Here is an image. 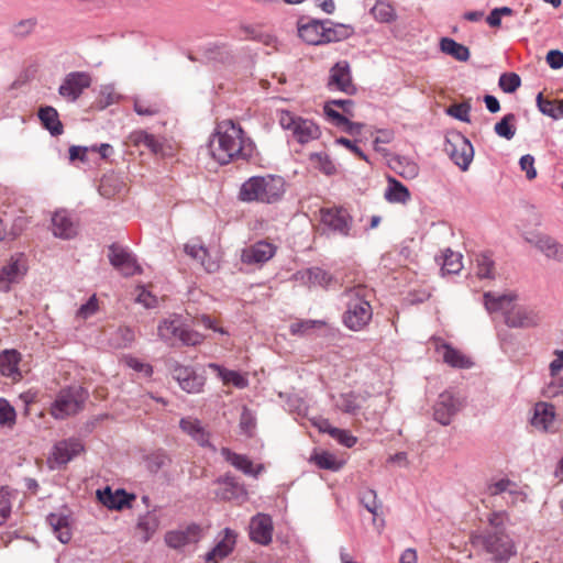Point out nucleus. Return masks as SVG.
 <instances>
[{
    "label": "nucleus",
    "instance_id": "59",
    "mask_svg": "<svg viewBox=\"0 0 563 563\" xmlns=\"http://www.w3.org/2000/svg\"><path fill=\"white\" fill-rule=\"evenodd\" d=\"M514 487V482L508 478H501L488 485L487 490L490 496L507 494Z\"/></svg>",
    "mask_w": 563,
    "mask_h": 563
},
{
    "label": "nucleus",
    "instance_id": "26",
    "mask_svg": "<svg viewBox=\"0 0 563 563\" xmlns=\"http://www.w3.org/2000/svg\"><path fill=\"white\" fill-rule=\"evenodd\" d=\"M47 522L62 543L66 544L71 540V518L68 514L65 511L49 514Z\"/></svg>",
    "mask_w": 563,
    "mask_h": 563
},
{
    "label": "nucleus",
    "instance_id": "8",
    "mask_svg": "<svg viewBox=\"0 0 563 563\" xmlns=\"http://www.w3.org/2000/svg\"><path fill=\"white\" fill-rule=\"evenodd\" d=\"M88 391L81 386L62 389L52 405L51 412L56 419H65L82 410Z\"/></svg>",
    "mask_w": 563,
    "mask_h": 563
},
{
    "label": "nucleus",
    "instance_id": "10",
    "mask_svg": "<svg viewBox=\"0 0 563 563\" xmlns=\"http://www.w3.org/2000/svg\"><path fill=\"white\" fill-rule=\"evenodd\" d=\"M444 151L462 170L468 169L474 157V148L463 134L459 132L448 134Z\"/></svg>",
    "mask_w": 563,
    "mask_h": 563
},
{
    "label": "nucleus",
    "instance_id": "20",
    "mask_svg": "<svg viewBox=\"0 0 563 563\" xmlns=\"http://www.w3.org/2000/svg\"><path fill=\"white\" fill-rule=\"evenodd\" d=\"M273 537V521L268 515L257 514L250 522V538L252 541L267 545Z\"/></svg>",
    "mask_w": 563,
    "mask_h": 563
},
{
    "label": "nucleus",
    "instance_id": "62",
    "mask_svg": "<svg viewBox=\"0 0 563 563\" xmlns=\"http://www.w3.org/2000/svg\"><path fill=\"white\" fill-rule=\"evenodd\" d=\"M508 497L506 499V504L509 506H516L518 503H525L527 499V495L521 488L514 482V487H511L507 494Z\"/></svg>",
    "mask_w": 563,
    "mask_h": 563
},
{
    "label": "nucleus",
    "instance_id": "19",
    "mask_svg": "<svg viewBox=\"0 0 563 563\" xmlns=\"http://www.w3.org/2000/svg\"><path fill=\"white\" fill-rule=\"evenodd\" d=\"M109 261L112 266L119 269L124 276H132L140 272L135 257L125 249L111 245L109 249Z\"/></svg>",
    "mask_w": 563,
    "mask_h": 563
},
{
    "label": "nucleus",
    "instance_id": "1",
    "mask_svg": "<svg viewBox=\"0 0 563 563\" xmlns=\"http://www.w3.org/2000/svg\"><path fill=\"white\" fill-rule=\"evenodd\" d=\"M510 516L506 510L488 514V528L472 534L473 547L493 563H507L517 554L516 543L507 532Z\"/></svg>",
    "mask_w": 563,
    "mask_h": 563
},
{
    "label": "nucleus",
    "instance_id": "32",
    "mask_svg": "<svg viewBox=\"0 0 563 563\" xmlns=\"http://www.w3.org/2000/svg\"><path fill=\"white\" fill-rule=\"evenodd\" d=\"M389 167L405 179H415L419 175L418 164L410 157L396 155L389 159Z\"/></svg>",
    "mask_w": 563,
    "mask_h": 563
},
{
    "label": "nucleus",
    "instance_id": "7",
    "mask_svg": "<svg viewBox=\"0 0 563 563\" xmlns=\"http://www.w3.org/2000/svg\"><path fill=\"white\" fill-rule=\"evenodd\" d=\"M157 334L162 341L172 346L177 342L184 345H197L203 340L200 333L186 328L178 314L163 319L157 325Z\"/></svg>",
    "mask_w": 563,
    "mask_h": 563
},
{
    "label": "nucleus",
    "instance_id": "36",
    "mask_svg": "<svg viewBox=\"0 0 563 563\" xmlns=\"http://www.w3.org/2000/svg\"><path fill=\"white\" fill-rule=\"evenodd\" d=\"M38 118L45 129L54 136L63 133V124L59 120L58 112L53 107H43L38 110Z\"/></svg>",
    "mask_w": 563,
    "mask_h": 563
},
{
    "label": "nucleus",
    "instance_id": "48",
    "mask_svg": "<svg viewBox=\"0 0 563 563\" xmlns=\"http://www.w3.org/2000/svg\"><path fill=\"white\" fill-rule=\"evenodd\" d=\"M135 339L134 331L129 327L118 328L110 339L111 345L114 347H128Z\"/></svg>",
    "mask_w": 563,
    "mask_h": 563
},
{
    "label": "nucleus",
    "instance_id": "9",
    "mask_svg": "<svg viewBox=\"0 0 563 563\" xmlns=\"http://www.w3.org/2000/svg\"><path fill=\"white\" fill-rule=\"evenodd\" d=\"M279 124L283 129L290 131L300 144H306L320 136V129L313 121L296 117L289 111L280 112Z\"/></svg>",
    "mask_w": 563,
    "mask_h": 563
},
{
    "label": "nucleus",
    "instance_id": "43",
    "mask_svg": "<svg viewBox=\"0 0 563 563\" xmlns=\"http://www.w3.org/2000/svg\"><path fill=\"white\" fill-rule=\"evenodd\" d=\"M209 366L218 372L219 377L225 385L231 384L238 388H244L247 386V379L239 372L225 369L218 364H210Z\"/></svg>",
    "mask_w": 563,
    "mask_h": 563
},
{
    "label": "nucleus",
    "instance_id": "21",
    "mask_svg": "<svg viewBox=\"0 0 563 563\" xmlns=\"http://www.w3.org/2000/svg\"><path fill=\"white\" fill-rule=\"evenodd\" d=\"M179 428L200 446L210 448L212 451H216V448L210 443L209 431L203 427L199 419L194 417L181 418L179 421Z\"/></svg>",
    "mask_w": 563,
    "mask_h": 563
},
{
    "label": "nucleus",
    "instance_id": "54",
    "mask_svg": "<svg viewBox=\"0 0 563 563\" xmlns=\"http://www.w3.org/2000/svg\"><path fill=\"white\" fill-rule=\"evenodd\" d=\"M161 108L157 103H151L145 100L135 99L134 100V111L139 115L152 117L159 112Z\"/></svg>",
    "mask_w": 563,
    "mask_h": 563
},
{
    "label": "nucleus",
    "instance_id": "17",
    "mask_svg": "<svg viewBox=\"0 0 563 563\" xmlns=\"http://www.w3.org/2000/svg\"><path fill=\"white\" fill-rule=\"evenodd\" d=\"M26 260L23 254L12 256L0 269V289L8 291L10 284L18 283L26 273Z\"/></svg>",
    "mask_w": 563,
    "mask_h": 563
},
{
    "label": "nucleus",
    "instance_id": "45",
    "mask_svg": "<svg viewBox=\"0 0 563 563\" xmlns=\"http://www.w3.org/2000/svg\"><path fill=\"white\" fill-rule=\"evenodd\" d=\"M20 354L14 350H5L0 353V369L3 375L13 376L18 373Z\"/></svg>",
    "mask_w": 563,
    "mask_h": 563
},
{
    "label": "nucleus",
    "instance_id": "3",
    "mask_svg": "<svg viewBox=\"0 0 563 563\" xmlns=\"http://www.w3.org/2000/svg\"><path fill=\"white\" fill-rule=\"evenodd\" d=\"M517 298L518 296L512 292L503 295L486 292L484 303L489 312H503L505 323L509 328L530 329L539 327L543 321L542 311L531 306L512 305Z\"/></svg>",
    "mask_w": 563,
    "mask_h": 563
},
{
    "label": "nucleus",
    "instance_id": "12",
    "mask_svg": "<svg viewBox=\"0 0 563 563\" xmlns=\"http://www.w3.org/2000/svg\"><path fill=\"white\" fill-rule=\"evenodd\" d=\"M522 236L547 258L563 263V244L553 236L537 230L525 232Z\"/></svg>",
    "mask_w": 563,
    "mask_h": 563
},
{
    "label": "nucleus",
    "instance_id": "52",
    "mask_svg": "<svg viewBox=\"0 0 563 563\" xmlns=\"http://www.w3.org/2000/svg\"><path fill=\"white\" fill-rule=\"evenodd\" d=\"M322 430L323 432L329 433L332 438L336 439L342 445L346 448L354 446L357 441L356 438L353 437L350 432L339 428L329 427V429Z\"/></svg>",
    "mask_w": 563,
    "mask_h": 563
},
{
    "label": "nucleus",
    "instance_id": "33",
    "mask_svg": "<svg viewBox=\"0 0 563 563\" xmlns=\"http://www.w3.org/2000/svg\"><path fill=\"white\" fill-rule=\"evenodd\" d=\"M366 398L353 391L340 394L334 398V405L341 411L349 415H356L365 402Z\"/></svg>",
    "mask_w": 563,
    "mask_h": 563
},
{
    "label": "nucleus",
    "instance_id": "53",
    "mask_svg": "<svg viewBox=\"0 0 563 563\" xmlns=\"http://www.w3.org/2000/svg\"><path fill=\"white\" fill-rule=\"evenodd\" d=\"M362 505L374 516H377L380 507L375 490L366 489L361 495Z\"/></svg>",
    "mask_w": 563,
    "mask_h": 563
},
{
    "label": "nucleus",
    "instance_id": "35",
    "mask_svg": "<svg viewBox=\"0 0 563 563\" xmlns=\"http://www.w3.org/2000/svg\"><path fill=\"white\" fill-rule=\"evenodd\" d=\"M440 49L459 62H467L471 56L468 47L451 37H442L440 40Z\"/></svg>",
    "mask_w": 563,
    "mask_h": 563
},
{
    "label": "nucleus",
    "instance_id": "51",
    "mask_svg": "<svg viewBox=\"0 0 563 563\" xmlns=\"http://www.w3.org/2000/svg\"><path fill=\"white\" fill-rule=\"evenodd\" d=\"M15 409L7 399L0 398V426L12 427L15 423Z\"/></svg>",
    "mask_w": 563,
    "mask_h": 563
},
{
    "label": "nucleus",
    "instance_id": "49",
    "mask_svg": "<svg viewBox=\"0 0 563 563\" xmlns=\"http://www.w3.org/2000/svg\"><path fill=\"white\" fill-rule=\"evenodd\" d=\"M542 394L547 398H555L563 395V375L550 376V382L543 387Z\"/></svg>",
    "mask_w": 563,
    "mask_h": 563
},
{
    "label": "nucleus",
    "instance_id": "39",
    "mask_svg": "<svg viewBox=\"0 0 563 563\" xmlns=\"http://www.w3.org/2000/svg\"><path fill=\"white\" fill-rule=\"evenodd\" d=\"M184 251L192 258L199 260L207 272L211 273L218 268V264L216 262H206V258L208 257V251L203 245L196 242L187 243L185 244Z\"/></svg>",
    "mask_w": 563,
    "mask_h": 563
},
{
    "label": "nucleus",
    "instance_id": "34",
    "mask_svg": "<svg viewBox=\"0 0 563 563\" xmlns=\"http://www.w3.org/2000/svg\"><path fill=\"white\" fill-rule=\"evenodd\" d=\"M388 186L385 190L384 197L391 203H406L410 199L408 188L394 177L387 178Z\"/></svg>",
    "mask_w": 563,
    "mask_h": 563
},
{
    "label": "nucleus",
    "instance_id": "61",
    "mask_svg": "<svg viewBox=\"0 0 563 563\" xmlns=\"http://www.w3.org/2000/svg\"><path fill=\"white\" fill-rule=\"evenodd\" d=\"M11 514V500L9 493L0 489V526L3 525Z\"/></svg>",
    "mask_w": 563,
    "mask_h": 563
},
{
    "label": "nucleus",
    "instance_id": "24",
    "mask_svg": "<svg viewBox=\"0 0 563 563\" xmlns=\"http://www.w3.org/2000/svg\"><path fill=\"white\" fill-rule=\"evenodd\" d=\"M236 542V534L230 528L222 531L220 540L214 548L206 554L207 562L219 563L227 558L234 549Z\"/></svg>",
    "mask_w": 563,
    "mask_h": 563
},
{
    "label": "nucleus",
    "instance_id": "13",
    "mask_svg": "<svg viewBox=\"0 0 563 563\" xmlns=\"http://www.w3.org/2000/svg\"><path fill=\"white\" fill-rule=\"evenodd\" d=\"M92 82L91 76L86 71H71L65 76L58 93L67 101L75 102L89 88Z\"/></svg>",
    "mask_w": 563,
    "mask_h": 563
},
{
    "label": "nucleus",
    "instance_id": "15",
    "mask_svg": "<svg viewBox=\"0 0 563 563\" xmlns=\"http://www.w3.org/2000/svg\"><path fill=\"white\" fill-rule=\"evenodd\" d=\"M463 401L450 391L440 394L434 408L433 417L442 426L451 423L452 418L462 409Z\"/></svg>",
    "mask_w": 563,
    "mask_h": 563
},
{
    "label": "nucleus",
    "instance_id": "23",
    "mask_svg": "<svg viewBox=\"0 0 563 563\" xmlns=\"http://www.w3.org/2000/svg\"><path fill=\"white\" fill-rule=\"evenodd\" d=\"M84 449L82 442L76 438L59 441L54 446L53 461L57 465H65L84 452Z\"/></svg>",
    "mask_w": 563,
    "mask_h": 563
},
{
    "label": "nucleus",
    "instance_id": "64",
    "mask_svg": "<svg viewBox=\"0 0 563 563\" xmlns=\"http://www.w3.org/2000/svg\"><path fill=\"white\" fill-rule=\"evenodd\" d=\"M98 310V301L96 296H92L86 303L81 305L77 311V316L82 319H88L93 316Z\"/></svg>",
    "mask_w": 563,
    "mask_h": 563
},
{
    "label": "nucleus",
    "instance_id": "27",
    "mask_svg": "<svg viewBox=\"0 0 563 563\" xmlns=\"http://www.w3.org/2000/svg\"><path fill=\"white\" fill-rule=\"evenodd\" d=\"M201 529L197 525H190L185 529L170 531L166 534L165 541L168 547L178 549L200 539Z\"/></svg>",
    "mask_w": 563,
    "mask_h": 563
},
{
    "label": "nucleus",
    "instance_id": "60",
    "mask_svg": "<svg viewBox=\"0 0 563 563\" xmlns=\"http://www.w3.org/2000/svg\"><path fill=\"white\" fill-rule=\"evenodd\" d=\"M520 169L526 173V177L532 180L537 177V169L534 167V157L530 154H526L519 159Z\"/></svg>",
    "mask_w": 563,
    "mask_h": 563
},
{
    "label": "nucleus",
    "instance_id": "47",
    "mask_svg": "<svg viewBox=\"0 0 563 563\" xmlns=\"http://www.w3.org/2000/svg\"><path fill=\"white\" fill-rule=\"evenodd\" d=\"M516 115L514 113L506 114L499 122L494 126L495 133L506 140H511L516 134Z\"/></svg>",
    "mask_w": 563,
    "mask_h": 563
},
{
    "label": "nucleus",
    "instance_id": "5",
    "mask_svg": "<svg viewBox=\"0 0 563 563\" xmlns=\"http://www.w3.org/2000/svg\"><path fill=\"white\" fill-rule=\"evenodd\" d=\"M346 310L343 314L344 324L353 331L364 329L373 317V309L369 303L372 289L364 285H356L344 291Z\"/></svg>",
    "mask_w": 563,
    "mask_h": 563
},
{
    "label": "nucleus",
    "instance_id": "30",
    "mask_svg": "<svg viewBox=\"0 0 563 563\" xmlns=\"http://www.w3.org/2000/svg\"><path fill=\"white\" fill-rule=\"evenodd\" d=\"M97 495L106 507L118 510L129 506L130 500L134 498V496L126 494L123 489H117L113 493L109 487L98 490Z\"/></svg>",
    "mask_w": 563,
    "mask_h": 563
},
{
    "label": "nucleus",
    "instance_id": "63",
    "mask_svg": "<svg viewBox=\"0 0 563 563\" xmlns=\"http://www.w3.org/2000/svg\"><path fill=\"white\" fill-rule=\"evenodd\" d=\"M353 106L354 102L351 99H334L330 100L324 104L325 107H330V109H333V107H338L342 109L343 115H350L353 117Z\"/></svg>",
    "mask_w": 563,
    "mask_h": 563
},
{
    "label": "nucleus",
    "instance_id": "14",
    "mask_svg": "<svg viewBox=\"0 0 563 563\" xmlns=\"http://www.w3.org/2000/svg\"><path fill=\"white\" fill-rule=\"evenodd\" d=\"M276 251V245L262 240L242 249L240 260L246 265L262 266L274 257Z\"/></svg>",
    "mask_w": 563,
    "mask_h": 563
},
{
    "label": "nucleus",
    "instance_id": "4",
    "mask_svg": "<svg viewBox=\"0 0 563 563\" xmlns=\"http://www.w3.org/2000/svg\"><path fill=\"white\" fill-rule=\"evenodd\" d=\"M285 191L286 183L280 176H253L242 184L239 199L244 202L275 203L283 198Z\"/></svg>",
    "mask_w": 563,
    "mask_h": 563
},
{
    "label": "nucleus",
    "instance_id": "25",
    "mask_svg": "<svg viewBox=\"0 0 563 563\" xmlns=\"http://www.w3.org/2000/svg\"><path fill=\"white\" fill-rule=\"evenodd\" d=\"M435 350L442 354L443 362L454 368H470L473 366L472 360L452 345L437 340Z\"/></svg>",
    "mask_w": 563,
    "mask_h": 563
},
{
    "label": "nucleus",
    "instance_id": "42",
    "mask_svg": "<svg viewBox=\"0 0 563 563\" xmlns=\"http://www.w3.org/2000/svg\"><path fill=\"white\" fill-rule=\"evenodd\" d=\"M371 13L379 23H391L397 19L394 7L383 0L376 1L374 7L371 9Z\"/></svg>",
    "mask_w": 563,
    "mask_h": 563
},
{
    "label": "nucleus",
    "instance_id": "40",
    "mask_svg": "<svg viewBox=\"0 0 563 563\" xmlns=\"http://www.w3.org/2000/svg\"><path fill=\"white\" fill-rule=\"evenodd\" d=\"M159 526L158 517L155 512H146L137 521V530L142 533V541L147 542L156 532Z\"/></svg>",
    "mask_w": 563,
    "mask_h": 563
},
{
    "label": "nucleus",
    "instance_id": "31",
    "mask_svg": "<svg viewBox=\"0 0 563 563\" xmlns=\"http://www.w3.org/2000/svg\"><path fill=\"white\" fill-rule=\"evenodd\" d=\"M221 454L232 466L246 475L257 476L263 470L262 465H258L255 470L252 461L246 455L234 453L228 448H223L221 450Z\"/></svg>",
    "mask_w": 563,
    "mask_h": 563
},
{
    "label": "nucleus",
    "instance_id": "46",
    "mask_svg": "<svg viewBox=\"0 0 563 563\" xmlns=\"http://www.w3.org/2000/svg\"><path fill=\"white\" fill-rule=\"evenodd\" d=\"M310 461L313 462L319 468L333 472L339 471L343 465V463L340 462L335 455L327 451L312 454Z\"/></svg>",
    "mask_w": 563,
    "mask_h": 563
},
{
    "label": "nucleus",
    "instance_id": "6",
    "mask_svg": "<svg viewBox=\"0 0 563 563\" xmlns=\"http://www.w3.org/2000/svg\"><path fill=\"white\" fill-rule=\"evenodd\" d=\"M298 35L310 45H321L345 38L349 30L344 25H333L330 21L310 20L298 23Z\"/></svg>",
    "mask_w": 563,
    "mask_h": 563
},
{
    "label": "nucleus",
    "instance_id": "38",
    "mask_svg": "<svg viewBox=\"0 0 563 563\" xmlns=\"http://www.w3.org/2000/svg\"><path fill=\"white\" fill-rule=\"evenodd\" d=\"M442 260V275L459 274L463 268L462 254L459 252H453L451 249L443 251Z\"/></svg>",
    "mask_w": 563,
    "mask_h": 563
},
{
    "label": "nucleus",
    "instance_id": "18",
    "mask_svg": "<svg viewBox=\"0 0 563 563\" xmlns=\"http://www.w3.org/2000/svg\"><path fill=\"white\" fill-rule=\"evenodd\" d=\"M170 372L180 386L187 393H199L203 386V378L195 373L191 367L178 363L170 365Z\"/></svg>",
    "mask_w": 563,
    "mask_h": 563
},
{
    "label": "nucleus",
    "instance_id": "11",
    "mask_svg": "<svg viewBox=\"0 0 563 563\" xmlns=\"http://www.w3.org/2000/svg\"><path fill=\"white\" fill-rule=\"evenodd\" d=\"M320 223L324 232L347 238L353 219L343 208H323L320 210Z\"/></svg>",
    "mask_w": 563,
    "mask_h": 563
},
{
    "label": "nucleus",
    "instance_id": "41",
    "mask_svg": "<svg viewBox=\"0 0 563 563\" xmlns=\"http://www.w3.org/2000/svg\"><path fill=\"white\" fill-rule=\"evenodd\" d=\"M537 106L544 115L554 120L563 118V100H548L540 92L537 96Z\"/></svg>",
    "mask_w": 563,
    "mask_h": 563
},
{
    "label": "nucleus",
    "instance_id": "57",
    "mask_svg": "<svg viewBox=\"0 0 563 563\" xmlns=\"http://www.w3.org/2000/svg\"><path fill=\"white\" fill-rule=\"evenodd\" d=\"M119 99V95L117 93L114 86L104 85L100 88V103L102 108H106L110 104H113Z\"/></svg>",
    "mask_w": 563,
    "mask_h": 563
},
{
    "label": "nucleus",
    "instance_id": "16",
    "mask_svg": "<svg viewBox=\"0 0 563 563\" xmlns=\"http://www.w3.org/2000/svg\"><path fill=\"white\" fill-rule=\"evenodd\" d=\"M328 88L330 90H339L347 95L355 93L356 88L353 85L351 68L346 60L338 62L331 67Z\"/></svg>",
    "mask_w": 563,
    "mask_h": 563
},
{
    "label": "nucleus",
    "instance_id": "29",
    "mask_svg": "<svg viewBox=\"0 0 563 563\" xmlns=\"http://www.w3.org/2000/svg\"><path fill=\"white\" fill-rule=\"evenodd\" d=\"M296 279L308 286H320L325 288L331 284L333 277L329 272L320 267H310L297 272Z\"/></svg>",
    "mask_w": 563,
    "mask_h": 563
},
{
    "label": "nucleus",
    "instance_id": "28",
    "mask_svg": "<svg viewBox=\"0 0 563 563\" xmlns=\"http://www.w3.org/2000/svg\"><path fill=\"white\" fill-rule=\"evenodd\" d=\"M555 419V408L552 404L538 402L534 406V413L531 424L542 431H549L553 427Z\"/></svg>",
    "mask_w": 563,
    "mask_h": 563
},
{
    "label": "nucleus",
    "instance_id": "44",
    "mask_svg": "<svg viewBox=\"0 0 563 563\" xmlns=\"http://www.w3.org/2000/svg\"><path fill=\"white\" fill-rule=\"evenodd\" d=\"M476 275L481 279L495 278V262L488 253H481L476 255Z\"/></svg>",
    "mask_w": 563,
    "mask_h": 563
},
{
    "label": "nucleus",
    "instance_id": "58",
    "mask_svg": "<svg viewBox=\"0 0 563 563\" xmlns=\"http://www.w3.org/2000/svg\"><path fill=\"white\" fill-rule=\"evenodd\" d=\"M136 302L144 306L146 309L155 308L157 306V298L151 291L146 290L145 287H137Z\"/></svg>",
    "mask_w": 563,
    "mask_h": 563
},
{
    "label": "nucleus",
    "instance_id": "50",
    "mask_svg": "<svg viewBox=\"0 0 563 563\" xmlns=\"http://www.w3.org/2000/svg\"><path fill=\"white\" fill-rule=\"evenodd\" d=\"M498 85L504 92L512 93L521 85V79L516 73H504L499 77Z\"/></svg>",
    "mask_w": 563,
    "mask_h": 563
},
{
    "label": "nucleus",
    "instance_id": "2",
    "mask_svg": "<svg viewBox=\"0 0 563 563\" xmlns=\"http://www.w3.org/2000/svg\"><path fill=\"white\" fill-rule=\"evenodd\" d=\"M209 147L212 157L221 165L234 159H246L253 152L252 141L232 120H224L217 124Z\"/></svg>",
    "mask_w": 563,
    "mask_h": 563
},
{
    "label": "nucleus",
    "instance_id": "55",
    "mask_svg": "<svg viewBox=\"0 0 563 563\" xmlns=\"http://www.w3.org/2000/svg\"><path fill=\"white\" fill-rule=\"evenodd\" d=\"M470 111L471 106L466 102L453 104L448 109V113L451 117L467 123L471 121Z\"/></svg>",
    "mask_w": 563,
    "mask_h": 563
},
{
    "label": "nucleus",
    "instance_id": "37",
    "mask_svg": "<svg viewBox=\"0 0 563 563\" xmlns=\"http://www.w3.org/2000/svg\"><path fill=\"white\" fill-rule=\"evenodd\" d=\"M324 113L334 125L342 128L345 132L350 134H358L363 126L362 123L351 122L347 117L343 115L335 109H330V107L324 108Z\"/></svg>",
    "mask_w": 563,
    "mask_h": 563
},
{
    "label": "nucleus",
    "instance_id": "22",
    "mask_svg": "<svg viewBox=\"0 0 563 563\" xmlns=\"http://www.w3.org/2000/svg\"><path fill=\"white\" fill-rule=\"evenodd\" d=\"M52 232L54 236L69 240L77 234V223L67 210H57L52 216Z\"/></svg>",
    "mask_w": 563,
    "mask_h": 563
},
{
    "label": "nucleus",
    "instance_id": "56",
    "mask_svg": "<svg viewBox=\"0 0 563 563\" xmlns=\"http://www.w3.org/2000/svg\"><path fill=\"white\" fill-rule=\"evenodd\" d=\"M321 321L302 320L290 324V332L295 335H305L317 325H322Z\"/></svg>",
    "mask_w": 563,
    "mask_h": 563
}]
</instances>
